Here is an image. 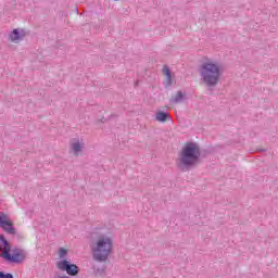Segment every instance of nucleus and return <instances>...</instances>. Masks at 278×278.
I'll list each match as a JSON object with an SVG mask.
<instances>
[{
  "label": "nucleus",
  "mask_w": 278,
  "mask_h": 278,
  "mask_svg": "<svg viewBox=\"0 0 278 278\" xmlns=\"http://www.w3.org/2000/svg\"><path fill=\"white\" fill-rule=\"evenodd\" d=\"M84 147H86L84 139H74L71 142V151L74 153V155H79L81 151H84Z\"/></svg>",
  "instance_id": "9"
},
{
  "label": "nucleus",
  "mask_w": 278,
  "mask_h": 278,
  "mask_svg": "<svg viewBox=\"0 0 278 278\" xmlns=\"http://www.w3.org/2000/svg\"><path fill=\"white\" fill-rule=\"evenodd\" d=\"M0 240L2 244L4 245V251H11L10 243H8V240L3 238V236H0Z\"/></svg>",
  "instance_id": "15"
},
{
  "label": "nucleus",
  "mask_w": 278,
  "mask_h": 278,
  "mask_svg": "<svg viewBox=\"0 0 278 278\" xmlns=\"http://www.w3.org/2000/svg\"><path fill=\"white\" fill-rule=\"evenodd\" d=\"M0 240L2 244L4 245V251H11L10 243H8V240L3 238V236H0Z\"/></svg>",
  "instance_id": "13"
},
{
  "label": "nucleus",
  "mask_w": 278,
  "mask_h": 278,
  "mask_svg": "<svg viewBox=\"0 0 278 278\" xmlns=\"http://www.w3.org/2000/svg\"><path fill=\"white\" fill-rule=\"evenodd\" d=\"M163 75L165 77L163 80L164 87L170 88V86H173L174 75H173V72H170V68H168V65L163 66Z\"/></svg>",
  "instance_id": "8"
},
{
  "label": "nucleus",
  "mask_w": 278,
  "mask_h": 278,
  "mask_svg": "<svg viewBox=\"0 0 278 278\" xmlns=\"http://www.w3.org/2000/svg\"><path fill=\"white\" fill-rule=\"evenodd\" d=\"M114 242L112 237L108 235H101L92 244L91 252L96 262H106L112 254Z\"/></svg>",
  "instance_id": "3"
},
{
  "label": "nucleus",
  "mask_w": 278,
  "mask_h": 278,
  "mask_svg": "<svg viewBox=\"0 0 278 278\" xmlns=\"http://www.w3.org/2000/svg\"><path fill=\"white\" fill-rule=\"evenodd\" d=\"M56 268H59V270H64L67 273V275H70V277L79 275V267L75 264H71V262L66 260L59 261L56 263Z\"/></svg>",
  "instance_id": "4"
},
{
  "label": "nucleus",
  "mask_w": 278,
  "mask_h": 278,
  "mask_svg": "<svg viewBox=\"0 0 278 278\" xmlns=\"http://www.w3.org/2000/svg\"><path fill=\"white\" fill-rule=\"evenodd\" d=\"M155 121H157V123H166V121H172L170 114L168 112L159 111L155 114Z\"/></svg>",
  "instance_id": "10"
},
{
  "label": "nucleus",
  "mask_w": 278,
  "mask_h": 278,
  "mask_svg": "<svg viewBox=\"0 0 278 278\" xmlns=\"http://www.w3.org/2000/svg\"><path fill=\"white\" fill-rule=\"evenodd\" d=\"M3 257L13 264H21V262L25 261V252L21 249H14L12 254H10V251L7 250L3 252Z\"/></svg>",
  "instance_id": "5"
},
{
  "label": "nucleus",
  "mask_w": 278,
  "mask_h": 278,
  "mask_svg": "<svg viewBox=\"0 0 278 278\" xmlns=\"http://www.w3.org/2000/svg\"><path fill=\"white\" fill-rule=\"evenodd\" d=\"M25 36H27V31L23 28H15L9 34L10 42H14L18 45L22 40H25Z\"/></svg>",
  "instance_id": "7"
},
{
  "label": "nucleus",
  "mask_w": 278,
  "mask_h": 278,
  "mask_svg": "<svg viewBox=\"0 0 278 278\" xmlns=\"http://www.w3.org/2000/svg\"><path fill=\"white\" fill-rule=\"evenodd\" d=\"M199 75L204 86H207V88H214L218 86V81H220L223 67L217 61L207 59L199 66Z\"/></svg>",
  "instance_id": "1"
},
{
  "label": "nucleus",
  "mask_w": 278,
  "mask_h": 278,
  "mask_svg": "<svg viewBox=\"0 0 278 278\" xmlns=\"http://www.w3.org/2000/svg\"><path fill=\"white\" fill-rule=\"evenodd\" d=\"M0 228L3 229L5 233H10L11 236L16 233V230L12 224V219H10V217L3 212H0Z\"/></svg>",
  "instance_id": "6"
},
{
  "label": "nucleus",
  "mask_w": 278,
  "mask_h": 278,
  "mask_svg": "<svg viewBox=\"0 0 278 278\" xmlns=\"http://www.w3.org/2000/svg\"><path fill=\"white\" fill-rule=\"evenodd\" d=\"M0 240L2 244L4 245V251H11L10 243H8V240L3 238V236H0Z\"/></svg>",
  "instance_id": "14"
},
{
  "label": "nucleus",
  "mask_w": 278,
  "mask_h": 278,
  "mask_svg": "<svg viewBox=\"0 0 278 278\" xmlns=\"http://www.w3.org/2000/svg\"><path fill=\"white\" fill-rule=\"evenodd\" d=\"M58 255H59L60 260H64L66 257V255H68V250L64 249V248H60Z\"/></svg>",
  "instance_id": "12"
},
{
  "label": "nucleus",
  "mask_w": 278,
  "mask_h": 278,
  "mask_svg": "<svg viewBox=\"0 0 278 278\" xmlns=\"http://www.w3.org/2000/svg\"><path fill=\"white\" fill-rule=\"evenodd\" d=\"M201 157V148L194 142L186 143L178 157V167L180 170H190L192 166L199 163Z\"/></svg>",
  "instance_id": "2"
},
{
  "label": "nucleus",
  "mask_w": 278,
  "mask_h": 278,
  "mask_svg": "<svg viewBox=\"0 0 278 278\" xmlns=\"http://www.w3.org/2000/svg\"><path fill=\"white\" fill-rule=\"evenodd\" d=\"M186 99V94L181 91H178L176 96L173 98V103H181Z\"/></svg>",
  "instance_id": "11"
},
{
  "label": "nucleus",
  "mask_w": 278,
  "mask_h": 278,
  "mask_svg": "<svg viewBox=\"0 0 278 278\" xmlns=\"http://www.w3.org/2000/svg\"><path fill=\"white\" fill-rule=\"evenodd\" d=\"M0 278H14L12 274H4L3 271H0Z\"/></svg>",
  "instance_id": "16"
}]
</instances>
